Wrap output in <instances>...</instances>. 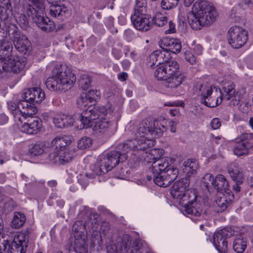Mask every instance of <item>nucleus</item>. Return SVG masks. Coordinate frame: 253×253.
Returning a JSON list of instances; mask_svg holds the SVG:
<instances>
[{
	"instance_id": "obj_1",
	"label": "nucleus",
	"mask_w": 253,
	"mask_h": 253,
	"mask_svg": "<svg viewBox=\"0 0 253 253\" xmlns=\"http://www.w3.org/2000/svg\"><path fill=\"white\" fill-rule=\"evenodd\" d=\"M172 163L170 158L158 160L149 167L146 179L154 182L160 187H166L177 178L179 173L177 168L169 167Z\"/></svg>"
},
{
	"instance_id": "obj_2",
	"label": "nucleus",
	"mask_w": 253,
	"mask_h": 253,
	"mask_svg": "<svg viewBox=\"0 0 253 253\" xmlns=\"http://www.w3.org/2000/svg\"><path fill=\"white\" fill-rule=\"evenodd\" d=\"M217 13L208 1L200 0L193 5L192 10L188 14V20L192 29L199 30L211 25L215 20Z\"/></svg>"
},
{
	"instance_id": "obj_3",
	"label": "nucleus",
	"mask_w": 253,
	"mask_h": 253,
	"mask_svg": "<svg viewBox=\"0 0 253 253\" xmlns=\"http://www.w3.org/2000/svg\"><path fill=\"white\" fill-rule=\"evenodd\" d=\"M76 77L65 65L56 66L45 82L47 88L52 91L65 92L71 89L76 82Z\"/></svg>"
},
{
	"instance_id": "obj_4",
	"label": "nucleus",
	"mask_w": 253,
	"mask_h": 253,
	"mask_svg": "<svg viewBox=\"0 0 253 253\" xmlns=\"http://www.w3.org/2000/svg\"><path fill=\"white\" fill-rule=\"evenodd\" d=\"M142 242L136 239L131 243V237L128 234H124L116 240V244L107 247L108 253H141Z\"/></svg>"
},
{
	"instance_id": "obj_5",
	"label": "nucleus",
	"mask_w": 253,
	"mask_h": 253,
	"mask_svg": "<svg viewBox=\"0 0 253 253\" xmlns=\"http://www.w3.org/2000/svg\"><path fill=\"white\" fill-rule=\"evenodd\" d=\"M113 110L112 105L107 104L106 106H96L83 111L80 117L81 122L80 129L93 126L99 117L111 114Z\"/></svg>"
},
{
	"instance_id": "obj_6",
	"label": "nucleus",
	"mask_w": 253,
	"mask_h": 253,
	"mask_svg": "<svg viewBox=\"0 0 253 253\" xmlns=\"http://www.w3.org/2000/svg\"><path fill=\"white\" fill-rule=\"evenodd\" d=\"M8 106L17 125L21 124L23 119L35 115L38 112L35 105L29 104L23 98L17 104L14 102L9 103Z\"/></svg>"
},
{
	"instance_id": "obj_7",
	"label": "nucleus",
	"mask_w": 253,
	"mask_h": 253,
	"mask_svg": "<svg viewBox=\"0 0 253 253\" xmlns=\"http://www.w3.org/2000/svg\"><path fill=\"white\" fill-rule=\"evenodd\" d=\"M167 129V121L166 119H160L154 121L145 120L139 124L137 128V135L145 137V135L150 134L154 137H160Z\"/></svg>"
},
{
	"instance_id": "obj_8",
	"label": "nucleus",
	"mask_w": 253,
	"mask_h": 253,
	"mask_svg": "<svg viewBox=\"0 0 253 253\" xmlns=\"http://www.w3.org/2000/svg\"><path fill=\"white\" fill-rule=\"evenodd\" d=\"M136 138L133 140H127L123 143L120 144L118 148L121 154L127 153L131 150L134 152V155L138 158L140 151L144 148L153 147L155 144V141L153 139H146L145 137L138 136L137 131L136 133Z\"/></svg>"
},
{
	"instance_id": "obj_9",
	"label": "nucleus",
	"mask_w": 253,
	"mask_h": 253,
	"mask_svg": "<svg viewBox=\"0 0 253 253\" xmlns=\"http://www.w3.org/2000/svg\"><path fill=\"white\" fill-rule=\"evenodd\" d=\"M202 96L201 102L209 107H215L221 103L222 93L215 86L202 84L199 88Z\"/></svg>"
},
{
	"instance_id": "obj_10",
	"label": "nucleus",
	"mask_w": 253,
	"mask_h": 253,
	"mask_svg": "<svg viewBox=\"0 0 253 253\" xmlns=\"http://www.w3.org/2000/svg\"><path fill=\"white\" fill-rule=\"evenodd\" d=\"M6 33L19 52L26 54L30 50L31 42L25 35L21 33L15 24H8L6 28Z\"/></svg>"
},
{
	"instance_id": "obj_11",
	"label": "nucleus",
	"mask_w": 253,
	"mask_h": 253,
	"mask_svg": "<svg viewBox=\"0 0 253 253\" xmlns=\"http://www.w3.org/2000/svg\"><path fill=\"white\" fill-rule=\"evenodd\" d=\"M248 39V32L242 27L234 26L228 31V42L234 48L241 47L246 43Z\"/></svg>"
},
{
	"instance_id": "obj_12",
	"label": "nucleus",
	"mask_w": 253,
	"mask_h": 253,
	"mask_svg": "<svg viewBox=\"0 0 253 253\" xmlns=\"http://www.w3.org/2000/svg\"><path fill=\"white\" fill-rule=\"evenodd\" d=\"M234 235L232 227H226L215 232L213 235V243L216 250L220 253H225L228 250L227 238Z\"/></svg>"
},
{
	"instance_id": "obj_13",
	"label": "nucleus",
	"mask_w": 253,
	"mask_h": 253,
	"mask_svg": "<svg viewBox=\"0 0 253 253\" xmlns=\"http://www.w3.org/2000/svg\"><path fill=\"white\" fill-rule=\"evenodd\" d=\"M23 235L15 237L13 241L10 244L7 241H3L2 246L0 245V250L2 249L7 253H25L28 246V241L20 239Z\"/></svg>"
},
{
	"instance_id": "obj_14",
	"label": "nucleus",
	"mask_w": 253,
	"mask_h": 253,
	"mask_svg": "<svg viewBox=\"0 0 253 253\" xmlns=\"http://www.w3.org/2000/svg\"><path fill=\"white\" fill-rule=\"evenodd\" d=\"M149 148H148V149ZM147 148L142 149L140 151L138 159L140 161H144L148 163L153 164L158 160H163L166 157L162 158L164 154V150L161 148H154L147 151Z\"/></svg>"
},
{
	"instance_id": "obj_15",
	"label": "nucleus",
	"mask_w": 253,
	"mask_h": 253,
	"mask_svg": "<svg viewBox=\"0 0 253 253\" xmlns=\"http://www.w3.org/2000/svg\"><path fill=\"white\" fill-rule=\"evenodd\" d=\"M44 97V91L40 88L36 87L26 89L22 96V98L33 105L34 103L41 102Z\"/></svg>"
},
{
	"instance_id": "obj_16",
	"label": "nucleus",
	"mask_w": 253,
	"mask_h": 253,
	"mask_svg": "<svg viewBox=\"0 0 253 253\" xmlns=\"http://www.w3.org/2000/svg\"><path fill=\"white\" fill-rule=\"evenodd\" d=\"M170 59V54L169 52L165 49L157 50L152 53L148 59V65L152 67L156 65L158 67L159 65H162L165 63L169 61Z\"/></svg>"
},
{
	"instance_id": "obj_17",
	"label": "nucleus",
	"mask_w": 253,
	"mask_h": 253,
	"mask_svg": "<svg viewBox=\"0 0 253 253\" xmlns=\"http://www.w3.org/2000/svg\"><path fill=\"white\" fill-rule=\"evenodd\" d=\"M149 16L144 13H134L131 16L135 28L139 30L147 31L150 28Z\"/></svg>"
},
{
	"instance_id": "obj_18",
	"label": "nucleus",
	"mask_w": 253,
	"mask_h": 253,
	"mask_svg": "<svg viewBox=\"0 0 253 253\" xmlns=\"http://www.w3.org/2000/svg\"><path fill=\"white\" fill-rule=\"evenodd\" d=\"M2 65L3 71L19 73L22 70L26 65L25 58L18 57H12Z\"/></svg>"
},
{
	"instance_id": "obj_19",
	"label": "nucleus",
	"mask_w": 253,
	"mask_h": 253,
	"mask_svg": "<svg viewBox=\"0 0 253 253\" xmlns=\"http://www.w3.org/2000/svg\"><path fill=\"white\" fill-rule=\"evenodd\" d=\"M30 117L31 119L22 125L21 130L22 131L29 134H37L41 130L42 128V121L38 117L32 118V116Z\"/></svg>"
},
{
	"instance_id": "obj_20",
	"label": "nucleus",
	"mask_w": 253,
	"mask_h": 253,
	"mask_svg": "<svg viewBox=\"0 0 253 253\" xmlns=\"http://www.w3.org/2000/svg\"><path fill=\"white\" fill-rule=\"evenodd\" d=\"M73 158V153L67 149L59 151V152L49 153L50 161L58 165H64L71 162Z\"/></svg>"
},
{
	"instance_id": "obj_21",
	"label": "nucleus",
	"mask_w": 253,
	"mask_h": 253,
	"mask_svg": "<svg viewBox=\"0 0 253 253\" xmlns=\"http://www.w3.org/2000/svg\"><path fill=\"white\" fill-rule=\"evenodd\" d=\"M189 184L190 180L188 177L181 178L180 180L175 182L170 191L171 196L174 199H179L186 190L188 189Z\"/></svg>"
},
{
	"instance_id": "obj_22",
	"label": "nucleus",
	"mask_w": 253,
	"mask_h": 253,
	"mask_svg": "<svg viewBox=\"0 0 253 253\" xmlns=\"http://www.w3.org/2000/svg\"><path fill=\"white\" fill-rule=\"evenodd\" d=\"M160 47L167 51L173 53H179L181 49V43L178 39L166 38L159 42Z\"/></svg>"
},
{
	"instance_id": "obj_23",
	"label": "nucleus",
	"mask_w": 253,
	"mask_h": 253,
	"mask_svg": "<svg viewBox=\"0 0 253 253\" xmlns=\"http://www.w3.org/2000/svg\"><path fill=\"white\" fill-rule=\"evenodd\" d=\"M34 22L43 31L49 33L55 29V25L53 21H51L48 17H44L40 14L35 15L33 18Z\"/></svg>"
},
{
	"instance_id": "obj_24",
	"label": "nucleus",
	"mask_w": 253,
	"mask_h": 253,
	"mask_svg": "<svg viewBox=\"0 0 253 253\" xmlns=\"http://www.w3.org/2000/svg\"><path fill=\"white\" fill-rule=\"evenodd\" d=\"M70 143L69 138L67 136H59L54 138L51 141L49 153L59 152L66 149Z\"/></svg>"
},
{
	"instance_id": "obj_25",
	"label": "nucleus",
	"mask_w": 253,
	"mask_h": 253,
	"mask_svg": "<svg viewBox=\"0 0 253 253\" xmlns=\"http://www.w3.org/2000/svg\"><path fill=\"white\" fill-rule=\"evenodd\" d=\"M113 168L120 162H123L127 158V155L121 154L119 151H111L104 157Z\"/></svg>"
},
{
	"instance_id": "obj_26",
	"label": "nucleus",
	"mask_w": 253,
	"mask_h": 253,
	"mask_svg": "<svg viewBox=\"0 0 253 253\" xmlns=\"http://www.w3.org/2000/svg\"><path fill=\"white\" fill-rule=\"evenodd\" d=\"M29 1L33 5L30 4L26 6L27 14L28 16L43 13L44 9V0H29Z\"/></svg>"
},
{
	"instance_id": "obj_27",
	"label": "nucleus",
	"mask_w": 253,
	"mask_h": 253,
	"mask_svg": "<svg viewBox=\"0 0 253 253\" xmlns=\"http://www.w3.org/2000/svg\"><path fill=\"white\" fill-rule=\"evenodd\" d=\"M253 150V144L252 143H245L236 141V144L234 145L233 152L234 154L238 156H247L251 151Z\"/></svg>"
},
{
	"instance_id": "obj_28",
	"label": "nucleus",
	"mask_w": 253,
	"mask_h": 253,
	"mask_svg": "<svg viewBox=\"0 0 253 253\" xmlns=\"http://www.w3.org/2000/svg\"><path fill=\"white\" fill-rule=\"evenodd\" d=\"M12 45L9 42H3L0 45V60L3 61V64L9 59L14 57L12 54ZM3 63L1 64V65Z\"/></svg>"
},
{
	"instance_id": "obj_29",
	"label": "nucleus",
	"mask_w": 253,
	"mask_h": 253,
	"mask_svg": "<svg viewBox=\"0 0 253 253\" xmlns=\"http://www.w3.org/2000/svg\"><path fill=\"white\" fill-rule=\"evenodd\" d=\"M53 123L58 128H64L72 125L73 119L70 116L58 114L53 119Z\"/></svg>"
},
{
	"instance_id": "obj_30",
	"label": "nucleus",
	"mask_w": 253,
	"mask_h": 253,
	"mask_svg": "<svg viewBox=\"0 0 253 253\" xmlns=\"http://www.w3.org/2000/svg\"><path fill=\"white\" fill-rule=\"evenodd\" d=\"M74 250L78 253H86L87 252V245L86 237L85 235L80 234L75 236Z\"/></svg>"
},
{
	"instance_id": "obj_31",
	"label": "nucleus",
	"mask_w": 253,
	"mask_h": 253,
	"mask_svg": "<svg viewBox=\"0 0 253 253\" xmlns=\"http://www.w3.org/2000/svg\"><path fill=\"white\" fill-rule=\"evenodd\" d=\"M214 187L217 192L221 193L231 191L229 188L228 181L222 174H218L215 177Z\"/></svg>"
},
{
	"instance_id": "obj_32",
	"label": "nucleus",
	"mask_w": 253,
	"mask_h": 253,
	"mask_svg": "<svg viewBox=\"0 0 253 253\" xmlns=\"http://www.w3.org/2000/svg\"><path fill=\"white\" fill-rule=\"evenodd\" d=\"M113 168L104 157H100L95 165V172L97 175L105 174L111 170Z\"/></svg>"
},
{
	"instance_id": "obj_33",
	"label": "nucleus",
	"mask_w": 253,
	"mask_h": 253,
	"mask_svg": "<svg viewBox=\"0 0 253 253\" xmlns=\"http://www.w3.org/2000/svg\"><path fill=\"white\" fill-rule=\"evenodd\" d=\"M197 194L194 190L187 189L184 194L180 198V203L185 208L190 206L196 202Z\"/></svg>"
},
{
	"instance_id": "obj_34",
	"label": "nucleus",
	"mask_w": 253,
	"mask_h": 253,
	"mask_svg": "<svg viewBox=\"0 0 253 253\" xmlns=\"http://www.w3.org/2000/svg\"><path fill=\"white\" fill-rule=\"evenodd\" d=\"M185 79V77L181 73L172 75L167 80L168 86L171 88H176L182 84Z\"/></svg>"
},
{
	"instance_id": "obj_35",
	"label": "nucleus",
	"mask_w": 253,
	"mask_h": 253,
	"mask_svg": "<svg viewBox=\"0 0 253 253\" xmlns=\"http://www.w3.org/2000/svg\"><path fill=\"white\" fill-rule=\"evenodd\" d=\"M50 14L54 17H59L64 15L68 11V8L64 4L50 5Z\"/></svg>"
},
{
	"instance_id": "obj_36",
	"label": "nucleus",
	"mask_w": 253,
	"mask_h": 253,
	"mask_svg": "<svg viewBox=\"0 0 253 253\" xmlns=\"http://www.w3.org/2000/svg\"><path fill=\"white\" fill-rule=\"evenodd\" d=\"M111 126V123L109 121L106 119H102L101 118V120L99 119L96 121L93 127L94 129L98 131L99 133H104L110 129Z\"/></svg>"
},
{
	"instance_id": "obj_37",
	"label": "nucleus",
	"mask_w": 253,
	"mask_h": 253,
	"mask_svg": "<svg viewBox=\"0 0 253 253\" xmlns=\"http://www.w3.org/2000/svg\"><path fill=\"white\" fill-rule=\"evenodd\" d=\"M26 221V217L24 213L21 212H15L11 226L14 228H19L22 227Z\"/></svg>"
},
{
	"instance_id": "obj_38",
	"label": "nucleus",
	"mask_w": 253,
	"mask_h": 253,
	"mask_svg": "<svg viewBox=\"0 0 253 253\" xmlns=\"http://www.w3.org/2000/svg\"><path fill=\"white\" fill-rule=\"evenodd\" d=\"M247 247L246 241L241 236L236 237L233 244V250L237 253H243Z\"/></svg>"
},
{
	"instance_id": "obj_39",
	"label": "nucleus",
	"mask_w": 253,
	"mask_h": 253,
	"mask_svg": "<svg viewBox=\"0 0 253 253\" xmlns=\"http://www.w3.org/2000/svg\"><path fill=\"white\" fill-rule=\"evenodd\" d=\"M164 65L169 78L179 73V65L176 61L169 60Z\"/></svg>"
},
{
	"instance_id": "obj_40",
	"label": "nucleus",
	"mask_w": 253,
	"mask_h": 253,
	"mask_svg": "<svg viewBox=\"0 0 253 253\" xmlns=\"http://www.w3.org/2000/svg\"><path fill=\"white\" fill-rule=\"evenodd\" d=\"M228 173L231 178L235 182L243 183V175L238 169L234 166H230L228 169Z\"/></svg>"
},
{
	"instance_id": "obj_41",
	"label": "nucleus",
	"mask_w": 253,
	"mask_h": 253,
	"mask_svg": "<svg viewBox=\"0 0 253 253\" xmlns=\"http://www.w3.org/2000/svg\"><path fill=\"white\" fill-rule=\"evenodd\" d=\"M183 166L184 167V172L187 173V174L186 177L189 178V176L191 174H193L195 172L197 164L195 161L188 159L184 162Z\"/></svg>"
},
{
	"instance_id": "obj_42",
	"label": "nucleus",
	"mask_w": 253,
	"mask_h": 253,
	"mask_svg": "<svg viewBox=\"0 0 253 253\" xmlns=\"http://www.w3.org/2000/svg\"><path fill=\"white\" fill-rule=\"evenodd\" d=\"M98 95L96 90L91 89L86 93H83L81 97L82 102L85 103L87 101L91 103L98 99Z\"/></svg>"
},
{
	"instance_id": "obj_43",
	"label": "nucleus",
	"mask_w": 253,
	"mask_h": 253,
	"mask_svg": "<svg viewBox=\"0 0 253 253\" xmlns=\"http://www.w3.org/2000/svg\"><path fill=\"white\" fill-rule=\"evenodd\" d=\"M235 85L233 83H230L223 87V90L225 93L224 98L226 100H230L231 98L235 97V94L237 93L234 88Z\"/></svg>"
},
{
	"instance_id": "obj_44",
	"label": "nucleus",
	"mask_w": 253,
	"mask_h": 253,
	"mask_svg": "<svg viewBox=\"0 0 253 253\" xmlns=\"http://www.w3.org/2000/svg\"><path fill=\"white\" fill-rule=\"evenodd\" d=\"M45 149V144L41 142L34 145L29 150L30 153L34 156H38L42 154Z\"/></svg>"
},
{
	"instance_id": "obj_45",
	"label": "nucleus",
	"mask_w": 253,
	"mask_h": 253,
	"mask_svg": "<svg viewBox=\"0 0 253 253\" xmlns=\"http://www.w3.org/2000/svg\"><path fill=\"white\" fill-rule=\"evenodd\" d=\"M165 69L164 65L163 64L158 67L155 70L154 76L158 80L167 81L168 79L169 78V76H168Z\"/></svg>"
},
{
	"instance_id": "obj_46",
	"label": "nucleus",
	"mask_w": 253,
	"mask_h": 253,
	"mask_svg": "<svg viewBox=\"0 0 253 253\" xmlns=\"http://www.w3.org/2000/svg\"><path fill=\"white\" fill-rule=\"evenodd\" d=\"M154 24L159 27L164 26L168 22L166 16L162 13H157L153 18Z\"/></svg>"
},
{
	"instance_id": "obj_47",
	"label": "nucleus",
	"mask_w": 253,
	"mask_h": 253,
	"mask_svg": "<svg viewBox=\"0 0 253 253\" xmlns=\"http://www.w3.org/2000/svg\"><path fill=\"white\" fill-rule=\"evenodd\" d=\"M215 181V177L211 174H206L203 178V184L208 190L210 188L214 186Z\"/></svg>"
},
{
	"instance_id": "obj_48",
	"label": "nucleus",
	"mask_w": 253,
	"mask_h": 253,
	"mask_svg": "<svg viewBox=\"0 0 253 253\" xmlns=\"http://www.w3.org/2000/svg\"><path fill=\"white\" fill-rule=\"evenodd\" d=\"M184 208V211L185 214L189 215H193L195 216H200L203 212L202 209L199 208H195V207L190 206H186Z\"/></svg>"
},
{
	"instance_id": "obj_49",
	"label": "nucleus",
	"mask_w": 253,
	"mask_h": 253,
	"mask_svg": "<svg viewBox=\"0 0 253 253\" xmlns=\"http://www.w3.org/2000/svg\"><path fill=\"white\" fill-rule=\"evenodd\" d=\"M146 0H136L134 13H144L146 12Z\"/></svg>"
},
{
	"instance_id": "obj_50",
	"label": "nucleus",
	"mask_w": 253,
	"mask_h": 253,
	"mask_svg": "<svg viewBox=\"0 0 253 253\" xmlns=\"http://www.w3.org/2000/svg\"><path fill=\"white\" fill-rule=\"evenodd\" d=\"M91 82V79L87 75H83L79 80L80 85L84 90L89 88Z\"/></svg>"
},
{
	"instance_id": "obj_51",
	"label": "nucleus",
	"mask_w": 253,
	"mask_h": 253,
	"mask_svg": "<svg viewBox=\"0 0 253 253\" xmlns=\"http://www.w3.org/2000/svg\"><path fill=\"white\" fill-rule=\"evenodd\" d=\"M92 140L88 137H84L81 138L78 142V147L80 149H85L92 145Z\"/></svg>"
},
{
	"instance_id": "obj_52",
	"label": "nucleus",
	"mask_w": 253,
	"mask_h": 253,
	"mask_svg": "<svg viewBox=\"0 0 253 253\" xmlns=\"http://www.w3.org/2000/svg\"><path fill=\"white\" fill-rule=\"evenodd\" d=\"M222 194H223V197H220L219 199V202H222L228 206H229L234 199V195L232 194L231 191H229V192H225Z\"/></svg>"
},
{
	"instance_id": "obj_53",
	"label": "nucleus",
	"mask_w": 253,
	"mask_h": 253,
	"mask_svg": "<svg viewBox=\"0 0 253 253\" xmlns=\"http://www.w3.org/2000/svg\"><path fill=\"white\" fill-rule=\"evenodd\" d=\"M179 0H162V7L164 9H170L176 6Z\"/></svg>"
},
{
	"instance_id": "obj_54",
	"label": "nucleus",
	"mask_w": 253,
	"mask_h": 253,
	"mask_svg": "<svg viewBox=\"0 0 253 253\" xmlns=\"http://www.w3.org/2000/svg\"><path fill=\"white\" fill-rule=\"evenodd\" d=\"M11 7L9 0H3L0 2V19L1 20L4 16L3 13L6 10H8Z\"/></svg>"
},
{
	"instance_id": "obj_55",
	"label": "nucleus",
	"mask_w": 253,
	"mask_h": 253,
	"mask_svg": "<svg viewBox=\"0 0 253 253\" xmlns=\"http://www.w3.org/2000/svg\"><path fill=\"white\" fill-rule=\"evenodd\" d=\"M16 20L22 27H26L29 23L28 18L24 14H20L16 17Z\"/></svg>"
},
{
	"instance_id": "obj_56",
	"label": "nucleus",
	"mask_w": 253,
	"mask_h": 253,
	"mask_svg": "<svg viewBox=\"0 0 253 253\" xmlns=\"http://www.w3.org/2000/svg\"><path fill=\"white\" fill-rule=\"evenodd\" d=\"M78 182L82 185L83 188H85L88 183V175L85 174H81L77 177Z\"/></svg>"
},
{
	"instance_id": "obj_57",
	"label": "nucleus",
	"mask_w": 253,
	"mask_h": 253,
	"mask_svg": "<svg viewBox=\"0 0 253 253\" xmlns=\"http://www.w3.org/2000/svg\"><path fill=\"white\" fill-rule=\"evenodd\" d=\"M253 5V0H241L239 3L240 7L246 9L252 7Z\"/></svg>"
},
{
	"instance_id": "obj_58",
	"label": "nucleus",
	"mask_w": 253,
	"mask_h": 253,
	"mask_svg": "<svg viewBox=\"0 0 253 253\" xmlns=\"http://www.w3.org/2000/svg\"><path fill=\"white\" fill-rule=\"evenodd\" d=\"M110 230V224L107 221H103L100 225V233L106 235Z\"/></svg>"
},
{
	"instance_id": "obj_59",
	"label": "nucleus",
	"mask_w": 253,
	"mask_h": 253,
	"mask_svg": "<svg viewBox=\"0 0 253 253\" xmlns=\"http://www.w3.org/2000/svg\"><path fill=\"white\" fill-rule=\"evenodd\" d=\"M185 59L192 65L196 63V58L195 56L190 51H187L185 52Z\"/></svg>"
},
{
	"instance_id": "obj_60",
	"label": "nucleus",
	"mask_w": 253,
	"mask_h": 253,
	"mask_svg": "<svg viewBox=\"0 0 253 253\" xmlns=\"http://www.w3.org/2000/svg\"><path fill=\"white\" fill-rule=\"evenodd\" d=\"M84 228V226L82 225L81 222L78 221L74 223L73 226V230L76 232L77 234L79 233V235L80 234V232H82L81 231L83 230Z\"/></svg>"
},
{
	"instance_id": "obj_61",
	"label": "nucleus",
	"mask_w": 253,
	"mask_h": 253,
	"mask_svg": "<svg viewBox=\"0 0 253 253\" xmlns=\"http://www.w3.org/2000/svg\"><path fill=\"white\" fill-rule=\"evenodd\" d=\"M124 37L127 42H130L133 39L134 34L131 30L127 29L124 32Z\"/></svg>"
},
{
	"instance_id": "obj_62",
	"label": "nucleus",
	"mask_w": 253,
	"mask_h": 253,
	"mask_svg": "<svg viewBox=\"0 0 253 253\" xmlns=\"http://www.w3.org/2000/svg\"><path fill=\"white\" fill-rule=\"evenodd\" d=\"M218 205L216 207L217 212H221L224 211L229 206L226 205L225 204L222 202H219V200H218V202L217 203Z\"/></svg>"
},
{
	"instance_id": "obj_63",
	"label": "nucleus",
	"mask_w": 253,
	"mask_h": 253,
	"mask_svg": "<svg viewBox=\"0 0 253 253\" xmlns=\"http://www.w3.org/2000/svg\"><path fill=\"white\" fill-rule=\"evenodd\" d=\"M211 127L214 129L218 128L221 125L219 119L218 118H214L212 119L211 123Z\"/></svg>"
},
{
	"instance_id": "obj_64",
	"label": "nucleus",
	"mask_w": 253,
	"mask_h": 253,
	"mask_svg": "<svg viewBox=\"0 0 253 253\" xmlns=\"http://www.w3.org/2000/svg\"><path fill=\"white\" fill-rule=\"evenodd\" d=\"M169 29L166 31V33H174L176 32L175 24L171 21L169 23Z\"/></svg>"
}]
</instances>
